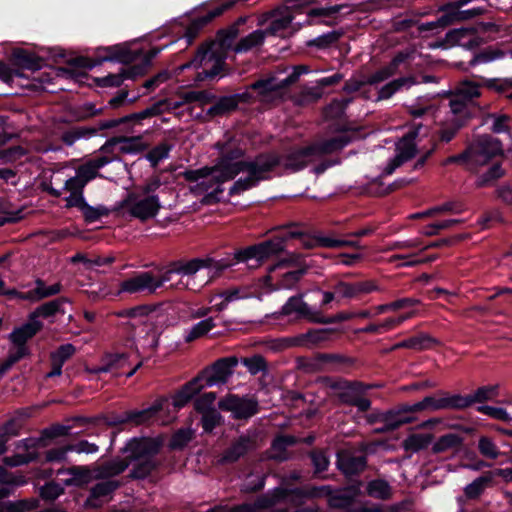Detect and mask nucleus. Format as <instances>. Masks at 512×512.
I'll list each match as a JSON object with an SVG mask.
<instances>
[{"instance_id":"obj_63","label":"nucleus","mask_w":512,"mask_h":512,"mask_svg":"<svg viewBox=\"0 0 512 512\" xmlns=\"http://www.w3.org/2000/svg\"><path fill=\"white\" fill-rule=\"evenodd\" d=\"M172 145L162 142L153 147L147 154L146 159L150 162L151 167L156 168L160 161L169 157Z\"/></svg>"},{"instance_id":"obj_19","label":"nucleus","mask_w":512,"mask_h":512,"mask_svg":"<svg viewBox=\"0 0 512 512\" xmlns=\"http://www.w3.org/2000/svg\"><path fill=\"white\" fill-rule=\"evenodd\" d=\"M302 12L303 11L301 9L290 7L289 0H286L283 7H278L273 10V19L263 31L266 35L283 36L282 32L292 24V21L295 18V14Z\"/></svg>"},{"instance_id":"obj_9","label":"nucleus","mask_w":512,"mask_h":512,"mask_svg":"<svg viewBox=\"0 0 512 512\" xmlns=\"http://www.w3.org/2000/svg\"><path fill=\"white\" fill-rule=\"evenodd\" d=\"M167 398L156 399L151 406L142 410H128L123 413H110L105 417V422L110 427H117L126 424L135 426L147 423L164 408Z\"/></svg>"},{"instance_id":"obj_10","label":"nucleus","mask_w":512,"mask_h":512,"mask_svg":"<svg viewBox=\"0 0 512 512\" xmlns=\"http://www.w3.org/2000/svg\"><path fill=\"white\" fill-rule=\"evenodd\" d=\"M164 446L161 435L156 437H133L129 439L121 449L122 454H127L131 462L143 459H155Z\"/></svg>"},{"instance_id":"obj_15","label":"nucleus","mask_w":512,"mask_h":512,"mask_svg":"<svg viewBox=\"0 0 512 512\" xmlns=\"http://www.w3.org/2000/svg\"><path fill=\"white\" fill-rule=\"evenodd\" d=\"M350 4H336L328 7H315L310 8L306 11L305 24L308 25H325L333 27L338 24L337 15L342 13L343 16L350 15L352 13Z\"/></svg>"},{"instance_id":"obj_12","label":"nucleus","mask_w":512,"mask_h":512,"mask_svg":"<svg viewBox=\"0 0 512 512\" xmlns=\"http://www.w3.org/2000/svg\"><path fill=\"white\" fill-rule=\"evenodd\" d=\"M218 408L222 411L231 412L236 420H248L259 412V403L254 397L228 394L218 401Z\"/></svg>"},{"instance_id":"obj_21","label":"nucleus","mask_w":512,"mask_h":512,"mask_svg":"<svg viewBox=\"0 0 512 512\" xmlns=\"http://www.w3.org/2000/svg\"><path fill=\"white\" fill-rule=\"evenodd\" d=\"M253 168L252 160H240L236 162H227L217 159L215 163L216 175H213V181L217 184H223L233 180L244 169Z\"/></svg>"},{"instance_id":"obj_54","label":"nucleus","mask_w":512,"mask_h":512,"mask_svg":"<svg viewBox=\"0 0 512 512\" xmlns=\"http://www.w3.org/2000/svg\"><path fill=\"white\" fill-rule=\"evenodd\" d=\"M481 86H483L482 83L479 84L471 80H465L461 83L456 95L452 99H460L464 101L474 112V109L470 105V102L474 98L480 97L481 93L479 89Z\"/></svg>"},{"instance_id":"obj_1","label":"nucleus","mask_w":512,"mask_h":512,"mask_svg":"<svg viewBox=\"0 0 512 512\" xmlns=\"http://www.w3.org/2000/svg\"><path fill=\"white\" fill-rule=\"evenodd\" d=\"M142 54V50H131L126 44L98 47L95 49L92 57L76 56L68 59L67 64L70 68L64 69V72L69 74L71 78L82 82V79L89 78V75L87 72L80 71L79 69L91 70L104 62L128 65L138 60Z\"/></svg>"},{"instance_id":"obj_53","label":"nucleus","mask_w":512,"mask_h":512,"mask_svg":"<svg viewBox=\"0 0 512 512\" xmlns=\"http://www.w3.org/2000/svg\"><path fill=\"white\" fill-rule=\"evenodd\" d=\"M469 400V407L476 403L492 401L499 396V385H484L478 387L474 393L466 395Z\"/></svg>"},{"instance_id":"obj_32","label":"nucleus","mask_w":512,"mask_h":512,"mask_svg":"<svg viewBox=\"0 0 512 512\" xmlns=\"http://www.w3.org/2000/svg\"><path fill=\"white\" fill-rule=\"evenodd\" d=\"M70 300L67 297H58L51 301L45 302L38 306L34 311L29 314L30 320L39 321L38 318H50L57 314L64 315L65 310L63 304L69 303Z\"/></svg>"},{"instance_id":"obj_37","label":"nucleus","mask_w":512,"mask_h":512,"mask_svg":"<svg viewBox=\"0 0 512 512\" xmlns=\"http://www.w3.org/2000/svg\"><path fill=\"white\" fill-rule=\"evenodd\" d=\"M85 184L75 175L67 179L64 183L63 189L65 191L70 192L68 197H65V208L70 209L73 208L81 200L85 199L84 197V188Z\"/></svg>"},{"instance_id":"obj_42","label":"nucleus","mask_w":512,"mask_h":512,"mask_svg":"<svg viewBox=\"0 0 512 512\" xmlns=\"http://www.w3.org/2000/svg\"><path fill=\"white\" fill-rule=\"evenodd\" d=\"M40 507V499L24 498L16 501L0 502V512H32Z\"/></svg>"},{"instance_id":"obj_6","label":"nucleus","mask_w":512,"mask_h":512,"mask_svg":"<svg viewBox=\"0 0 512 512\" xmlns=\"http://www.w3.org/2000/svg\"><path fill=\"white\" fill-rule=\"evenodd\" d=\"M449 107L451 116L440 124L437 131L438 139L443 143H449L457 133L468 125L474 117L472 109L460 99H450Z\"/></svg>"},{"instance_id":"obj_61","label":"nucleus","mask_w":512,"mask_h":512,"mask_svg":"<svg viewBox=\"0 0 512 512\" xmlns=\"http://www.w3.org/2000/svg\"><path fill=\"white\" fill-rule=\"evenodd\" d=\"M482 85L489 90L495 91L498 94L505 95L512 89L511 78H484L480 77Z\"/></svg>"},{"instance_id":"obj_33","label":"nucleus","mask_w":512,"mask_h":512,"mask_svg":"<svg viewBox=\"0 0 512 512\" xmlns=\"http://www.w3.org/2000/svg\"><path fill=\"white\" fill-rule=\"evenodd\" d=\"M35 284L36 286L34 289L27 291L25 294H19V299L40 301L42 299L59 294L63 289V286L60 282L46 286L44 280L37 279Z\"/></svg>"},{"instance_id":"obj_39","label":"nucleus","mask_w":512,"mask_h":512,"mask_svg":"<svg viewBox=\"0 0 512 512\" xmlns=\"http://www.w3.org/2000/svg\"><path fill=\"white\" fill-rule=\"evenodd\" d=\"M73 208H77L81 212L86 224L99 221L102 217H107L110 214V210L106 206H91L87 203L86 199L78 202Z\"/></svg>"},{"instance_id":"obj_41","label":"nucleus","mask_w":512,"mask_h":512,"mask_svg":"<svg viewBox=\"0 0 512 512\" xmlns=\"http://www.w3.org/2000/svg\"><path fill=\"white\" fill-rule=\"evenodd\" d=\"M68 473L72 477L64 480L65 486L83 487L91 479L90 471L86 466H72L68 469H59L57 475Z\"/></svg>"},{"instance_id":"obj_55","label":"nucleus","mask_w":512,"mask_h":512,"mask_svg":"<svg viewBox=\"0 0 512 512\" xmlns=\"http://www.w3.org/2000/svg\"><path fill=\"white\" fill-rule=\"evenodd\" d=\"M344 35L342 30H333L327 33H324L314 39L308 40L306 42L307 47H315L319 50H325L335 43H337L341 37Z\"/></svg>"},{"instance_id":"obj_48","label":"nucleus","mask_w":512,"mask_h":512,"mask_svg":"<svg viewBox=\"0 0 512 512\" xmlns=\"http://www.w3.org/2000/svg\"><path fill=\"white\" fill-rule=\"evenodd\" d=\"M266 34L263 30L257 29L245 37H242L234 46L235 53H246L253 48L261 46L265 41Z\"/></svg>"},{"instance_id":"obj_40","label":"nucleus","mask_w":512,"mask_h":512,"mask_svg":"<svg viewBox=\"0 0 512 512\" xmlns=\"http://www.w3.org/2000/svg\"><path fill=\"white\" fill-rule=\"evenodd\" d=\"M419 81L414 76L400 77L390 81L381 87L378 91V100H386L391 98L396 92L401 90L403 87H411L412 85L418 84Z\"/></svg>"},{"instance_id":"obj_17","label":"nucleus","mask_w":512,"mask_h":512,"mask_svg":"<svg viewBox=\"0 0 512 512\" xmlns=\"http://www.w3.org/2000/svg\"><path fill=\"white\" fill-rule=\"evenodd\" d=\"M233 2L221 3L212 9L208 10L203 15H198L191 20L185 29L184 37L188 45H191L198 37L200 32L215 18L221 16L225 11L233 7Z\"/></svg>"},{"instance_id":"obj_58","label":"nucleus","mask_w":512,"mask_h":512,"mask_svg":"<svg viewBox=\"0 0 512 512\" xmlns=\"http://www.w3.org/2000/svg\"><path fill=\"white\" fill-rule=\"evenodd\" d=\"M478 29L476 27H461L449 30L446 35L444 42L449 46L462 45L461 42L464 38L470 35H476Z\"/></svg>"},{"instance_id":"obj_34","label":"nucleus","mask_w":512,"mask_h":512,"mask_svg":"<svg viewBox=\"0 0 512 512\" xmlns=\"http://www.w3.org/2000/svg\"><path fill=\"white\" fill-rule=\"evenodd\" d=\"M213 263V258H193L188 261L180 259L174 261V270L176 274L192 276L203 268H210Z\"/></svg>"},{"instance_id":"obj_38","label":"nucleus","mask_w":512,"mask_h":512,"mask_svg":"<svg viewBox=\"0 0 512 512\" xmlns=\"http://www.w3.org/2000/svg\"><path fill=\"white\" fill-rule=\"evenodd\" d=\"M438 340L431 337L428 334L420 333L418 335L404 339L393 346V350L396 349H414V350H425L431 348L437 344Z\"/></svg>"},{"instance_id":"obj_11","label":"nucleus","mask_w":512,"mask_h":512,"mask_svg":"<svg viewBox=\"0 0 512 512\" xmlns=\"http://www.w3.org/2000/svg\"><path fill=\"white\" fill-rule=\"evenodd\" d=\"M290 315H294L297 320L306 319L310 322L320 324H329L336 321L334 318L322 316L318 311H313L310 306L303 301L301 294L288 298L280 312L276 313L275 318L279 319L280 316Z\"/></svg>"},{"instance_id":"obj_60","label":"nucleus","mask_w":512,"mask_h":512,"mask_svg":"<svg viewBox=\"0 0 512 512\" xmlns=\"http://www.w3.org/2000/svg\"><path fill=\"white\" fill-rule=\"evenodd\" d=\"M126 141H120L119 151L122 154H138L148 148V144L142 141L141 136H125Z\"/></svg>"},{"instance_id":"obj_56","label":"nucleus","mask_w":512,"mask_h":512,"mask_svg":"<svg viewBox=\"0 0 512 512\" xmlns=\"http://www.w3.org/2000/svg\"><path fill=\"white\" fill-rule=\"evenodd\" d=\"M215 327L216 324L212 317L201 320L191 327V329L184 336V340L186 343H191L207 335V333L210 332Z\"/></svg>"},{"instance_id":"obj_4","label":"nucleus","mask_w":512,"mask_h":512,"mask_svg":"<svg viewBox=\"0 0 512 512\" xmlns=\"http://www.w3.org/2000/svg\"><path fill=\"white\" fill-rule=\"evenodd\" d=\"M253 168L244 169L248 175L239 178L229 189V196L240 195L242 192L254 188L261 181L270 180L271 173L281 165V157L273 151L258 153L252 160Z\"/></svg>"},{"instance_id":"obj_23","label":"nucleus","mask_w":512,"mask_h":512,"mask_svg":"<svg viewBox=\"0 0 512 512\" xmlns=\"http://www.w3.org/2000/svg\"><path fill=\"white\" fill-rule=\"evenodd\" d=\"M121 486L118 480H111L108 478L106 481L96 483L89 492L88 497L84 502V507L87 509H98L102 506L99 500L101 497H106L114 493Z\"/></svg>"},{"instance_id":"obj_3","label":"nucleus","mask_w":512,"mask_h":512,"mask_svg":"<svg viewBox=\"0 0 512 512\" xmlns=\"http://www.w3.org/2000/svg\"><path fill=\"white\" fill-rule=\"evenodd\" d=\"M245 18L240 17L236 22L217 31L215 39H208L201 43L194 57L183 68L193 67L199 69L206 60H218V65H227L226 59L230 50H233V42L239 35V26L245 23Z\"/></svg>"},{"instance_id":"obj_7","label":"nucleus","mask_w":512,"mask_h":512,"mask_svg":"<svg viewBox=\"0 0 512 512\" xmlns=\"http://www.w3.org/2000/svg\"><path fill=\"white\" fill-rule=\"evenodd\" d=\"M358 364V359L340 353L318 352L307 359L302 367L309 372L331 370L341 373H349Z\"/></svg>"},{"instance_id":"obj_25","label":"nucleus","mask_w":512,"mask_h":512,"mask_svg":"<svg viewBox=\"0 0 512 512\" xmlns=\"http://www.w3.org/2000/svg\"><path fill=\"white\" fill-rule=\"evenodd\" d=\"M148 118H150V115L146 108L140 112L131 113L120 118L101 120L100 128L112 129L116 127H121L120 131L124 133H132L134 125L141 124L143 120Z\"/></svg>"},{"instance_id":"obj_28","label":"nucleus","mask_w":512,"mask_h":512,"mask_svg":"<svg viewBox=\"0 0 512 512\" xmlns=\"http://www.w3.org/2000/svg\"><path fill=\"white\" fill-rule=\"evenodd\" d=\"M336 330L332 328L309 329L293 337V343L297 346L312 347L332 339Z\"/></svg>"},{"instance_id":"obj_30","label":"nucleus","mask_w":512,"mask_h":512,"mask_svg":"<svg viewBox=\"0 0 512 512\" xmlns=\"http://www.w3.org/2000/svg\"><path fill=\"white\" fill-rule=\"evenodd\" d=\"M151 279L146 271L134 273L133 276L124 279L119 284L118 295L123 293L137 294L146 292L148 294V287Z\"/></svg>"},{"instance_id":"obj_8","label":"nucleus","mask_w":512,"mask_h":512,"mask_svg":"<svg viewBox=\"0 0 512 512\" xmlns=\"http://www.w3.org/2000/svg\"><path fill=\"white\" fill-rule=\"evenodd\" d=\"M468 148L474 170L480 166L487 165L495 157L504 155L502 141L490 134L476 136L468 144Z\"/></svg>"},{"instance_id":"obj_13","label":"nucleus","mask_w":512,"mask_h":512,"mask_svg":"<svg viewBox=\"0 0 512 512\" xmlns=\"http://www.w3.org/2000/svg\"><path fill=\"white\" fill-rule=\"evenodd\" d=\"M237 365L238 359L236 356L219 358L212 365L203 369L197 375V378H200V382L203 383L204 387L226 383Z\"/></svg>"},{"instance_id":"obj_35","label":"nucleus","mask_w":512,"mask_h":512,"mask_svg":"<svg viewBox=\"0 0 512 512\" xmlns=\"http://www.w3.org/2000/svg\"><path fill=\"white\" fill-rule=\"evenodd\" d=\"M101 121L97 126H74L62 134V141L67 146H72L81 138H90L95 136L99 131L108 130L109 128H100Z\"/></svg>"},{"instance_id":"obj_64","label":"nucleus","mask_w":512,"mask_h":512,"mask_svg":"<svg viewBox=\"0 0 512 512\" xmlns=\"http://www.w3.org/2000/svg\"><path fill=\"white\" fill-rule=\"evenodd\" d=\"M241 362L251 375H257L260 372L266 373L268 371L267 361L260 354L242 358Z\"/></svg>"},{"instance_id":"obj_27","label":"nucleus","mask_w":512,"mask_h":512,"mask_svg":"<svg viewBox=\"0 0 512 512\" xmlns=\"http://www.w3.org/2000/svg\"><path fill=\"white\" fill-rule=\"evenodd\" d=\"M337 468L347 477L359 475L367 466V458L364 455L338 454Z\"/></svg>"},{"instance_id":"obj_50","label":"nucleus","mask_w":512,"mask_h":512,"mask_svg":"<svg viewBox=\"0 0 512 512\" xmlns=\"http://www.w3.org/2000/svg\"><path fill=\"white\" fill-rule=\"evenodd\" d=\"M433 439L434 435L432 433H413L403 441V448L405 451L417 453L428 448Z\"/></svg>"},{"instance_id":"obj_20","label":"nucleus","mask_w":512,"mask_h":512,"mask_svg":"<svg viewBox=\"0 0 512 512\" xmlns=\"http://www.w3.org/2000/svg\"><path fill=\"white\" fill-rule=\"evenodd\" d=\"M299 240L305 249H313L315 247L342 248V247H346V246L354 247V248H361L358 241L334 239V238L322 236V235H309L306 232L304 226H303V236L299 237Z\"/></svg>"},{"instance_id":"obj_5","label":"nucleus","mask_w":512,"mask_h":512,"mask_svg":"<svg viewBox=\"0 0 512 512\" xmlns=\"http://www.w3.org/2000/svg\"><path fill=\"white\" fill-rule=\"evenodd\" d=\"M330 491L329 486L314 487L306 490L301 487H275L262 494V498L258 501L261 507H273L278 503L286 502L293 506H301L308 498L320 496L321 491Z\"/></svg>"},{"instance_id":"obj_59","label":"nucleus","mask_w":512,"mask_h":512,"mask_svg":"<svg viewBox=\"0 0 512 512\" xmlns=\"http://www.w3.org/2000/svg\"><path fill=\"white\" fill-rule=\"evenodd\" d=\"M193 439V431L189 428H180L175 431L169 441L170 450H183Z\"/></svg>"},{"instance_id":"obj_45","label":"nucleus","mask_w":512,"mask_h":512,"mask_svg":"<svg viewBox=\"0 0 512 512\" xmlns=\"http://www.w3.org/2000/svg\"><path fill=\"white\" fill-rule=\"evenodd\" d=\"M130 463L131 460L128 456L126 458H113L99 467V477L108 479L120 475L129 467Z\"/></svg>"},{"instance_id":"obj_29","label":"nucleus","mask_w":512,"mask_h":512,"mask_svg":"<svg viewBox=\"0 0 512 512\" xmlns=\"http://www.w3.org/2000/svg\"><path fill=\"white\" fill-rule=\"evenodd\" d=\"M403 408L401 404L397 405L393 409H390L385 412V415L382 416V422L383 426L376 428L374 430V433L376 434H382L394 431L398 429L403 424L411 423V418L409 416H406L404 412H402Z\"/></svg>"},{"instance_id":"obj_43","label":"nucleus","mask_w":512,"mask_h":512,"mask_svg":"<svg viewBox=\"0 0 512 512\" xmlns=\"http://www.w3.org/2000/svg\"><path fill=\"white\" fill-rule=\"evenodd\" d=\"M236 102L231 95L217 97L213 105L208 108L206 115L212 119L215 117H222L229 115L236 111Z\"/></svg>"},{"instance_id":"obj_14","label":"nucleus","mask_w":512,"mask_h":512,"mask_svg":"<svg viewBox=\"0 0 512 512\" xmlns=\"http://www.w3.org/2000/svg\"><path fill=\"white\" fill-rule=\"evenodd\" d=\"M124 205L128 207L129 214L145 222L157 216L161 208L160 200L157 195L146 196L143 199H138L135 193H129L124 200Z\"/></svg>"},{"instance_id":"obj_46","label":"nucleus","mask_w":512,"mask_h":512,"mask_svg":"<svg viewBox=\"0 0 512 512\" xmlns=\"http://www.w3.org/2000/svg\"><path fill=\"white\" fill-rule=\"evenodd\" d=\"M464 442V438L456 433H447L438 438L432 446L433 454H440L449 450H458Z\"/></svg>"},{"instance_id":"obj_31","label":"nucleus","mask_w":512,"mask_h":512,"mask_svg":"<svg viewBox=\"0 0 512 512\" xmlns=\"http://www.w3.org/2000/svg\"><path fill=\"white\" fill-rule=\"evenodd\" d=\"M441 400L438 392L434 395L425 396L421 401H418L414 404H401L406 416L411 418V423L416 420L415 414L422 411H438L441 410L440 406Z\"/></svg>"},{"instance_id":"obj_57","label":"nucleus","mask_w":512,"mask_h":512,"mask_svg":"<svg viewBox=\"0 0 512 512\" xmlns=\"http://www.w3.org/2000/svg\"><path fill=\"white\" fill-rule=\"evenodd\" d=\"M367 494L373 498L387 500L391 496V487L384 479H374L367 484Z\"/></svg>"},{"instance_id":"obj_24","label":"nucleus","mask_w":512,"mask_h":512,"mask_svg":"<svg viewBox=\"0 0 512 512\" xmlns=\"http://www.w3.org/2000/svg\"><path fill=\"white\" fill-rule=\"evenodd\" d=\"M44 327L41 321L30 320L21 326L15 327L8 335V340L13 346L27 345V342L36 336Z\"/></svg>"},{"instance_id":"obj_26","label":"nucleus","mask_w":512,"mask_h":512,"mask_svg":"<svg viewBox=\"0 0 512 512\" xmlns=\"http://www.w3.org/2000/svg\"><path fill=\"white\" fill-rule=\"evenodd\" d=\"M204 388L200 378L194 377L186 382L179 390L172 396V405L176 410L185 407L196 395Z\"/></svg>"},{"instance_id":"obj_47","label":"nucleus","mask_w":512,"mask_h":512,"mask_svg":"<svg viewBox=\"0 0 512 512\" xmlns=\"http://www.w3.org/2000/svg\"><path fill=\"white\" fill-rule=\"evenodd\" d=\"M441 410H465L469 408V400L466 395L450 394L446 391L439 390Z\"/></svg>"},{"instance_id":"obj_2","label":"nucleus","mask_w":512,"mask_h":512,"mask_svg":"<svg viewBox=\"0 0 512 512\" xmlns=\"http://www.w3.org/2000/svg\"><path fill=\"white\" fill-rule=\"evenodd\" d=\"M303 236V225L290 223L281 227L271 238L262 242L238 249L234 252V263H245L256 260L261 264L272 256L280 255L285 249V243L289 239H299Z\"/></svg>"},{"instance_id":"obj_18","label":"nucleus","mask_w":512,"mask_h":512,"mask_svg":"<svg viewBox=\"0 0 512 512\" xmlns=\"http://www.w3.org/2000/svg\"><path fill=\"white\" fill-rule=\"evenodd\" d=\"M256 447V439L254 437L249 434H241L223 451L220 463L224 465L234 464L254 451Z\"/></svg>"},{"instance_id":"obj_62","label":"nucleus","mask_w":512,"mask_h":512,"mask_svg":"<svg viewBox=\"0 0 512 512\" xmlns=\"http://www.w3.org/2000/svg\"><path fill=\"white\" fill-rule=\"evenodd\" d=\"M64 493V487L55 481L46 482L39 488V497L46 502H54Z\"/></svg>"},{"instance_id":"obj_16","label":"nucleus","mask_w":512,"mask_h":512,"mask_svg":"<svg viewBox=\"0 0 512 512\" xmlns=\"http://www.w3.org/2000/svg\"><path fill=\"white\" fill-rule=\"evenodd\" d=\"M357 131V129H352L347 125L338 124L334 127L333 132L340 135L323 140L319 143L311 144V146L314 148V155H329L341 151L353 141V136L349 135L348 133L351 132L354 134Z\"/></svg>"},{"instance_id":"obj_52","label":"nucleus","mask_w":512,"mask_h":512,"mask_svg":"<svg viewBox=\"0 0 512 512\" xmlns=\"http://www.w3.org/2000/svg\"><path fill=\"white\" fill-rule=\"evenodd\" d=\"M158 467L159 463L156 459L139 460L130 470L127 477L131 480H144L157 470Z\"/></svg>"},{"instance_id":"obj_49","label":"nucleus","mask_w":512,"mask_h":512,"mask_svg":"<svg viewBox=\"0 0 512 512\" xmlns=\"http://www.w3.org/2000/svg\"><path fill=\"white\" fill-rule=\"evenodd\" d=\"M493 484L491 473L484 472L464 488L465 496L470 500L478 499L486 489Z\"/></svg>"},{"instance_id":"obj_51","label":"nucleus","mask_w":512,"mask_h":512,"mask_svg":"<svg viewBox=\"0 0 512 512\" xmlns=\"http://www.w3.org/2000/svg\"><path fill=\"white\" fill-rule=\"evenodd\" d=\"M505 175L506 171L502 167L501 162H495L484 173L478 176L475 185L477 188L489 187Z\"/></svg>"},{"instance_id":"obj_22","label":"nucleus","mask_w":512,"mask_h":512,"mask_svg":"<svg viewBox=\"0 0 512 512\" xmlns=\"http://www.w3.org/2000/svg\"><path fill=\"white\" fill-rule=\"evenodd\" d=\"M281 161L284 159V168L292 172H298L306 168L310 160L315 157L314 148L310 145L292 149L285 156H281Z\"/></svg>"},{"instance_id":"obj_36","label":"nucleus","mask_w":512,"mask_h":512,"mask_svg":"<svg viewBox=\"0 0 512 512\" xmlns=\"http://www.w3.org/2000/svg\"><path fill=\"white\" fill-rule=\"evenodd\" d=\"M128 353H106L100 361V365L94 370L95 373H107L118 371L128 364Z\"/></svg>"},{"instance_id":"obj_44","label":"nucleus","mask_w":512,"mask_h":512,"mask_svg":"<svg viewBox=\"0 0 512 512\" xmlns=\"http://www.w3.org/2000/svg\"><path fill=\"white\" fill-rule=\"evenodd\" d=\"M13 62L23 69L37 71L42 68L44 60L27 50L18 49L13 52Z\"/></svg>"}]
</instances>
